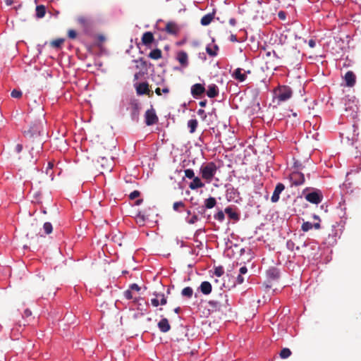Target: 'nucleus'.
Masks as SVG:
<instances>
[{"mask_svg": "<svg viewBox=\"0 0 361 361\" xmlns=\"http://www.w3.org/2000/svg\"><path fill=\"white\" fill-rule=\"evenodd\" d=\"M135 219L137 223L143 224L145 221V216L140 212L137 213Z\"/></svg>", "mask_w": 361, "mask_h": 361, "instance_id": "nucleus-42", "label": "nucleus"}, {"mask_svg": "<svg viewBox=\"0 0 361 361\" xmlns=\"http://www.w3.org/2000/svg\"><path fill=\"white\" fill-rule=\"evenodd\" d=\"M42 130V123L39 121H36L30 124L27 130H25L24 135L29 138H34L35 137L39 136Z\"/></svg>", "mask_w": 361, "mask_h": 361, "instance_id": "nucleus-2", "label": "nucleus"}, {"mask_svg": "<svg viewBox=\"0 0 361 361\" xmlns=\"http://www.w3.org/2000/svg\"><path fill=\"white\" fill-rule=\"evenodd\" d=\"M242 71V68H236L231 75L233 78L239 82H244L247 78V74H250L251 72L250 71H245L244 73H243Z\"/></svg>", "mask_w": 361, "mask_h": 361, "instance_id": "nucleus-9", "label": "nucleus"}, {"mask_svg": "<svg viewBox=\"0 0 361 361\" xmlns=\"http://www.w3.org/2000/svg\"><path fill=\"white\" fill-rule=\"evenodd\" d=\"M291 355V351L289 348H283L280 352V357L282 359H286L290 357Z\"/></svg>", "mask_w": 361, "mask_h": 361, "instance_id": "nucleus-35", "label": "nucleus"}, {"mask_svg": "<svg viewBox=\"0 0 361 361\" xmlns=\"http://www.w3.org/2000/svg\"><path fill=\"white\" fill-rule=\"evenodd\" d=\"M305 198L310 203L318 204L322 201L323 195L319 190H315L307 194Z\"/></svg>", "mask_w": 361, "mask_h": 361, "instance_id": "nucleus-5", "label": "nucleus"}, {"mask_svg": "<svg viewBox=\"0 0 361 361\" xmlns=\"http://www.w3.org/2000/svg\"><path fill=\"white\" fill-rule=\"evenodd\" d=\"M97 45L98 47H101L102 44L105 42L106 37L102 35H99L97 37Z\"/></svg>", "mask_w": 361, "mask_h": 361, "instance_id": "nucleus-45", "label": "nucleus"}, {"mask_svg": "<svg viewBox=\"0 0 361 361\" xmlns=\"http://www.w3.org/2000/svg\"><path fill=\"white\" fill-rule=\"evenodd\" d=\"M184 207H185V204L182 201L176 202L173 204V209L175 211H178L180 207L183 208Z\"/></svg>", "mask_w": 361, "mask_h": 361, "instance_id": "nucleus-44", "label": "nucleus"}, {"mask_svg": "<svg viewBox=\"0 0 361 361\" xmlns=\"http://www.w3.org/2000/svg\"><path fill=\"white\" fill-rule=\"evenodd\" d=\"M46 13L45 6L43 5L37 6L36 7V16L37 18H41L44 16Z\"/></svg>", "mask_w": 361, "mask_h": 361, "instance_id": "nucleus-28", "label": "nucleus"}, {"mask_svg": "<svg viewBox=\"0 0 361 361\" xmlns=\"http://www.w3.org/2000/svg\"><path fill=\"white\" fill-rule=\"evenodd\" d=\"M185 176L188 178H193L195 177V173L192 169H188L185 170Z\"/></svg>", "mask_w": 361, "mask_h": 361, "instance_id": "nucleus-46", "label": "nucleus"}, {"mask_svg": "<svg viewBox=\"0 0 361 361\" xmlns=\"http://www.w3.org/2000/svg\"><path fill=\"white\" fill-rule=\"evenodd\" d=\"M274 93L279 102H286L291 97L293 92L289 87L281 86L276 90Z\"/></svg>", "mask_w": 361, "mask_h": 361, "instance_id": "nucleus-3", "label": "nucleus"}, {"mask_svg": "<svg viewBox=\"0 0 361 361\" xmlns=\"http://www.w3.org/2000/svg\"><path fill=\"white\" fill-rule=\"evenodd\" d=\"M165 31L170 35H176L179 31V29L175 23L169 22L166 25Z\"/></svg>", "mask_w": 361, "mask_h": 361, "instance_id": "nucleus-14", "label": "nucleus"}, {"mask_svg": "<svg viewBox=\"0 0 361 361\" xmlns=\"http://www.w3.org/2000/svg\"><path fill=\"white\" fill-rule=\"evenodd\" d=\"M22 150H23V145L21 144H17L14 148V151L17 154H19L22 152Z\"/></svg>", "mask_w": 361, "mask_h": 361, "instance_id": "nucleus-51", "label": "nucleus"}, {"mask_svg": "<svg viewBox=\"0 0 361 361\" xmlns=\"http://www.w3.org/2000/svg\"><path fill=\"white\" fill-rule=\"evenodd\" d=\"M154 37L151 32H146L142 35V42L143 44L147 46L153 42Z\"/></svg>", "mask_w": 361, "mask_h": 361, "instance_id": "nucleus-18", "label": "nucleus"}, {"mask_svg": "<svg viewBox=\"0 0 361 361\" xmlns=\"http://www.w3.org/2000/svg\"><path fill=\"white\" fill-rule=\"evenodd\" d=\"M247 272V269L246 267L244 266L240 269V274H241V275L245 274Z\"/></svg>", "mask_w": 361, "mask_h": 361, "instance_id": "nucleus-57", "label": "nucleus"}, {"mask_svg": "<svg viewBox=\"0 0 361 361\" xmlns=\"http://www.w3.org/2000/svg\"><path fill=\"white\" fill-rule=\"evenodd\" d=\"M158 327L163 333H166L171 329V326L166 318H163L159 322Z\"/></svg>", "mask_w": 361, "mask_h": 361, "instance_id": "nucleus-16", "label": "nucleus"}, {"mask_svg": "<svg viewBox=\"0 0 361 361\" xmlns=\"http://www.w3.org/2000/svg\"><path fill=\"white\" fill-rule=\"evenodd\" d=\"M225 215L223 211H219L214 215V219L219 221H223Z\"/></svg>", "mask_w": 361, "mask_h": 361, "instance_id": "nucleus-40", "label": "nucleus"}, {"mask_svg": "<svg viewBox=\"0 0 361 361\" xmlns=\"http://www.w3.org/2000/svg\"><path fill=\"white\" fill-rule=\"evenodd\" d=\"M219 47L216 44H209L206 47L207 53L211 56H215L217 55Z\"/></svg>", "mask_w": 361, "mask_h": 361, "instance_id": "nucleus-22", "label": "nucleus"}, {"mask_svg": "<svg viewBox=\"0 0 361 361\" xmlns=\"http://www.w3.org/2000/svg\"><path fill=\"white\" fill-rule=\"evenodd\" d=\"M198 220V217L197 215H193L188 221V224H193Z\"/></svg>", "mask_w": 361, "mask_h": 361, "instance_id": "nucleus-54", "label": "nucleus"}, {"mask_svg": "<svg viewBox=\"0 0 361 361\" xmlns=\"http://www.w3.org/2000/svg\"><path fill=\"white\" fill-rule=\"evenodd\" d=\"M312 228H314L315 229H319L321 228L319 222L312 224Z\"/></svg>", "mask_w": 361, "mask_h": 361, "instance_id": "nucleus-61", "label": "nucleus"}, {"mask_svg": "<svg viewBox=\"0 0 361 361\" xmlns=\"http://www.w3.org/2000/svg\"><path fill=\"white\" fill-rule=\"evenodd\" d=\"M131 107L133 109L132 111V117L133 118H137L139 115V111L140 110V106L137 102H132L131 103Z\"/></svg>", "mask_w": 361, "mask_h": 361, "instance_id": "nucleus-23", "label": "nucleus"}, {"mask_svg": "<svg viewBox=\"0 0 361 361\" xmlns=\"http://www.w3.org/2000/svg\"><path fill=\"white\" fill-rule=\"evenodd\" d=\"M68 36L71 39H75L77 36V33L74 30H69L68 32Z\"/></svg>", "mask_w": 361, "mask_h": 361, "instance_id": "nucleus-49", "label": "nucleus"}, {"mask_svg": "<svg viewBox=\"0 0 361 361\" xmlns=\"http://www.w3.org/2000/svg\"><path fill=\"white\" fill-rule=\"evenodd\" d=\"M31 314H32L31 311H30V310H27H27H25L24 311L23 317H28L31 316Z\"/></svg>", "mask_w": 361, "mask_h": 361, "instance_id": "nucleus-58", "label": "nucleus"}, {"mask_svg": "<svg viewBox=\"0 0 361 361\" xmlns=\"http://www.w3.org/2000/svg\"><path fill=\"white\" fill-rule=\"evenodd\" d=\"M198 122L196 119H190L188 122V127L190 128V133H193L195 132L197 127Z\"/></svg>", "mask_w": 361, "mask_h": 361, "instance_id": "nucleus-27", "label": "nucleus"}, {"mask_svg": "<svg viewBox=\"0 0 361 361\" xmlns=\"http://www.w3.org/2000/svg\"><path fill=\"white\" fill-rule=\"evenodd\" d=\"M43 229L46 234H50L53 231V227L51 223L46 222L44 224Z\"/></svg>", "mask_w": 361, "mask_h": 361, "instance_id": "nucleus-37", "label": "nucleus"}, {"mask_svg": "<svg viewBox=\"0 0 361 361\" xmlns=\"http://www.w3.org/2000/svg\"><path fill=\"white\" fill-rule=\"evenodd\" d=\"M193 290L190 287H185L182 290L181 294L183 296L190 298L192 296Z\"/></svg>", "mask_w": 361, "mask_h": 361, "instance_id": "nucleus-32", "label": "nucleus"}, {"mask_svg": "<svg viewBox=\"0 0 361 361\" xmlns=\"http://www.w3.org/2000/svg\"><path fill=\"white\" fill-rule=\"evenodd\" d=\"M97 161L101 163V166L103 167V168H106L107 169L109 170H111V164H109V161L108 160L104 157H100L98 159H97Z\"/></svg>", "mask_w": 361, "mask_h": 361, "instance_id": "nucleus-34", "label": "nucleus"}, {"mask_svg": "<svg viewBox=\"0 0 361 361\" xmlns=\"http://www.w3.org/2000/svg\"><path fill=\"white\" fill-rule=\"evenodd\" d=\"M135 62L137 63L136 67L141 69H147V61L143 58H140L135 60Z\"/></svg>", "mask_w": 361, "mask_h": 361, "instance_id": "nucleus-33", "label": "nucleus"}, {"mask_svg": "<svg viewBox=\"0 0 361 361\" xmlns=\"http://www.w3.org/2000/svg\"><path fill=\"white\" fill-rule=\"evenodd\" d=\"M129 289L131 290V291L135 290V291L138 292V291H140V288L136 283H133V284L130 285Z\"/></svg>", "mask_w": 361, "mask_h": 361, "instance_id": "nucleus-55", "label": "nucleus"}, {"mask_svg": "<svg viewBox=\"0 0 361 361\" xmlns=\"http://www.w3.org/2000/svg\"><path fill=\"white\" fill-rule=\"evenodd\" d=\"M177 60L182 66L186 67L188 66V56L184 51H180L177 54Z\"/></svg>", "mask_w": 361, "mask_h": 361, "instance_id": "nucleus-13", "label": "nucleus"}, {"mask_svg": "<svg viewBox=\"0 0 361 361\" xmlns=\"http://www.w3.org/2000/svg\"><path fill=\"white\" fill-rule=\"evenodd\" d=\"M145 123L147 126H152L157 123L159 121L155 110L152 107L150 109L146 111L145 114Z\"/></svg>", "mask_w": 361, "mask_h": 361, "instance_id": "nucleus-7", "label": "nucleus"}, {"mask_svg": "<svg viewBox=\"0 0 361 361\" xmlns=\"http://www.w3.org/2000/svg\"><path fill=\"white\" fill-rule=\"evenodd\" d=\"M345 81L346 85L353 87L355 83V75L352 71H348L345 75Z\"/></svg>", "mask_w": 361, "mask_h": 361, "instance_id": "nucleus-17", "label": "nucleus"}, {"mask_svg": "<svg viewBox=\"0 0 361 361\" xmlns=\"http://www.w3.org/2000/svg\"><path fill=\"white\" fill-rule=\"evenodd\" d=\"M213 18H214V14L213 13H208V14L204 16L201 18V21H200L201 24L202 25H208L209 24H210L212 20H213Z\"/></svg>", "mask_w": 361, "mask_h": 361, "instance_id": "nucleus-25", "label": "nucleus"}, {"mask_svg": "<svg viewBox=\"0 0 361 361\" xmlns=\"http://www.w3.org/2000/svg\"><path fill=\"white\" fill-rule=\"evenodd\" d=\"M267 275L271 279H276L279 277V271L277 269L272 267L267 271Z\"/></svg>", "mask_w": 361, "mask_h": 361, "instance_id": "nucleus-26", "label": "nucleus"}, {"mask_svg": "<svg viewBox=\"0 0 361 361\" xmlns=\"http://www.w3.org/2000/svg\"><path fill=\"white\" fill-rule=\"evenodd\" d=\"M285 189V186L283 183H279L274 190L271 200L272 202H277L279 200V196L281 192Z\"/></svg>", "mask_w": 361, "mask_h": 361, "instance_id": "nucleus-12", "label": "nucleus"}, {"mask_svg": "<svg viewBox=\"0 0 361 361\" xmlns=\"http://www.w3.org/2000/svg\"><path fill=\"white\" fill-rule=\"evenodd\" d=\"M286 245H287V247H288L289 250H294V247H295V243H294V242H293L292 240H288V241H287Z\"/></svg>", "mask_w": 361, "mask_h": 361, "instance_id": "nucleus-53", "label": "nucleus"}, {"mask_svg": "<svg viewBox=\"0 0 361 361\" xmlns=\"http://www.w3.org/2000/svg\"><path fill=\"white\" fill-rule=\"evenodd\" d=\"M156 297H158L159 298V300L160 301V305H164L166 304V297L164 296V294H159V293H157L156 294Z\"/></svg>", "mask_w": 361, "mask_h": 361, "instance_id": "nucleus-43", "label": "nucleus"}, {"mask_svg": "<svg viewBox=\"0 0 361 361\" xmlns=\"http://www.w3.org/2000/svg\"><path fill=\"white\" fill-rule=\"evenodd\" d=\"M205 92V88L203 85L196 83L191 87V94L195 98L201 96Z\"/></svg>", "mask_w": 361, "mask_h": 361, "instance_id": "nucleus-10", "label": "nucleus"}, {"mask_svg": "<svg viewBox=\"0 0 361 361\" xmlns=\"http://www.w3.org/2000/svg\"><path fill=\"white\" fill-rule=\"evenodd\" d=\"M140 195V192L138 190H134L129 195L130 200H135Z\"/></svg>", "mask_w": 361, "mask_h": 361, "instance_id": "nucleus-47", "label": "nucleus"}, {"mask_svg": "<svg viewBox=\"0 0 361 361\" xmlns=\"http://www.w3.org/2000/svg\"><path fill=\"white\" fill-rule=\"evenodd\" d=\"M219 94V89L218 87L214 85H210L208 87V90L207 91V95L210 98H214L216 97Z\"/></svg>", "mask_w": 361, "mask_h": 361, "instance_id": "nucleus-20", "label": "nucleus"}, {"mask_svg": "<svg viewBox=\"0 0 361 361\" xmlns=\"http://www.w3.org/2000/svg\"><path fill=\"white\" fill-rule=\"evenodd\" d=\"M221 297L224 298V303L223 301H219V300H210L209 301V305L212 307L215 308L216 310L221 311L222 310V307L225 306L226 303L228 302L227 295L223 296L221 294Z\"/></svg>", "mask_w": 361, "mask_h": 361, "instance_id": "nucleus-11", "label": "nucleus"}, {"mask_svg": "<svg viewBox=\"0 0 361 361\" xmlns=\"http://www.w3.org/2000/svg\"><path fill=\"white\" fill-rule=\"evenodd\" d=\"M54 166V164L52 162H49L48 163V166H47V173H48V170L49 169H51Z\"/></svg>", "mask_w": 361, "mask_h": 361, "instance_id": "nucleus-63", "label": "nucleus"}, {"mask_svg": "<svg viewBox=\"0 0 361 361\" xmlns=\"http://www.w3.org/2000/svg\"><path fill=\"white\" fill-rule=\"evenodd\" d=\"M244 281H245L244 277L241 274H239L237 277L238 283L242 284L244 282Z\"/></svg>", "mask_w": 361, "mask_h": 361, "instance_id": "nucleus-56", "label": "nucleus"}, {"mask_svg": "<svg viewBox=\"0 0 361 361\" xmlns=\"http://www.w3.org/2000/svg\"><path fill=\"white\" fill-rule=\"evenodd\" d=\"M149 57L152 59L157 60L162 57V52L159 49H155L149 54Z\"/></svg>", "mask_w": 361, "mask_h": 361, "instance_id": "nucleus-24", "label": "nucleus"}, {"mask_svg": "<svg viewBox=\"0 0 361 361\" xmlns=\"http://www.w3.org/2000/svg\"><path fill=\"white\" fill-rule=\"evenodd\" d=\"M308 44L310 47L313 48L315 47L316 45V43H315V41L313 40V39H310L309 42H308Z\"/></svg>", "mask_w": 361, "mask_h": 361, "instance_id": "nucleus-59", "label": "nucleus"}, {"mask_svg": "<svg viewBox=\"0 0 361 361\" xmlns=\"http://www.w3.org/2000/svg\"><path fill=\"white\" fill-rule=\"evenodd\" d=\"M292 185L299 186L305 183V176L299 171H293L289 176Z\"/></svg>", "mask_w": 361, "mask_h": 361, "instance_id": "nucleus-4", "label": "nucleus"}, {"mask_svg": "<svg viewBox=\"0 0 361 361\" xmlns=\"http://www.w3.org/2000/svg\"><path fill=\"white\" fill-rule=\"evenodd\" d=\"M197 114L202 117L203 120H204L207 117V114H205L204 110L200 109L197 111Z\"/></svg>", "mask_w": 361, "mask_h": 361, "instance_id": "nucleus-52", "label": "nucleus"}, {"mask_svg": "<svg viewBox=\"0 0 361 361\" xmlns=\"http://www.w3.org/2000/svg\"><path fill=\"white\" fill-rule=\"evenodd\" d=\"M170 90L168 86H164L162 89L157 87L155 89V93L158 96H161V93L168 94Z\"/></svg>", "mask_w": 361, "mask_h": 361, "instance_id": "nucleus-36", "label": "nucleus"}, {"mask_svg": "<svg viewBox=\"0 0 361 361\" xmlns=\"http://www.w3.org/2000/svg\"><path fill=\"white\" fill-rule=\"evenodd\" d=\"M312 228V224L309 221L303 222L301 226V229L304 232H307Z\"/></svg>", "mask_w": 361, "mask_h": 361, "instance_id": "nucleus-38", "label": "nucleus"}, {"mask_svg": "<svg viewBox=\"0 0 361 361\" xmlns=\"http://www.w3.org/2000/svg\"><path fill=\"white\" fill-rule=\"evenodd\" d=\"M229 23H230V25H232V26H235V25H236V20H235V18H231V19L229 20Z\"/></svg>", "mask_w": 361, "mask_h": 361, "instance_id": "nucleus-60", "label": "nucleus"}, {"mask_svg": "<svg viewBox=\"0 0 361 361\" xmlns=\"http://www.w3.org/2000/svg\"><path fill=\"white\" fill-rule=\"evenodd\" d=\"M64 41L65 40L63 38L56 39L54 40H52L50 42V45L53 48L58 49V48H60L61 47V45L63 44Z\"/></svg>", "mask_w": 361, "mask_h": 361, "instance_id": "nucleus-31", "label": "nucleus"}, {"mask_svg": "<svg viewBox=\"0 0 361 361\" xmlns=\"http://www.w3.org/2000/svg\"><path fill=\"white\" fill-rule=\"evenodd\" d=\"M77 21H78V24L80 25H81L85 29H88L91 26V24H92V21H91L90 18H89L86 16H78L77 18Z\"/></svg>", "mask_w": 361, "mask_h": 361, "instance_id": "nucleus-15", "label": "nucleus"}, {"mask_svg": "<svg viewBox=\"0 0 361 361\" xmlns=\"http://www.w3.org/2000/svg\"><path fill=\"white\" fill-rule=\"evenodd\" d=\"M136 92L138 95L147 94L149 97L153 95V92L149 90V84L146 82L138 83L136 85Z\"/></svg>", "mask_w": 361, "mask_h": 361, "instance_id": "nucleus-8", "label": "nucleus"}, {"mask_svg": "<svg viewBox=\"0 0 361 361\" xmlns=\"http://www.w3.org/2000/svg\"><path fill=\"white\" fill-rule=\"evenodd\" d=\"M204 184L201 181L199 177H194L192 182H191L189 185V188L191 190H195L197 188H203Z\"/></svg>", "mask_w": 361, "mask_h": 361, "instance_id": "nucleus-21", "label": "nucleus"}, {"mask_svg": "<svg viewBox=\"0 0 361 361\" xmlns=\"http://www.w3.org/2000/svg\"><path fill=\"white\" fill-rule=\"evenodd\" d=\"M200 291L204 295H208L212 292V284L209 281H203L200 286Z\"/></svg>", "mask_w": 361, "mask_h": 361, "instance_id": "nucleus-19", "label": "nucleus"}, {"mask_svg": "<svg viewBox=\"0 0 361 361\" xmlns=\"http://www.w3.org/2000/svg\"><path fill=\"white\" fill-rule=\"evenodd\" d=\"M216 204V200L214 197H210L205 200V207L207 209L213 208Z\"/></svg>", "mask_w": 361, "mask_h": 361, "instance_id": "nucleus-30", "label": "nucleus"}, {"mask_svg": "<svg viewBox=\"0 0 361 361\" xmlns=\"http://www.w3.org/2000/svg\"><path fill=\"white\" fill-rule=\"evenodd\" d=\"M224 268L221 266L216 267L214 269V274L218 277L221 276L224 274Z\"/></svg>", "mask_w": 361, "mask_h": 361, "instance_id": "nucleus-41", "label": "nucleus"}, {"mask_svg": "<svg viewBox=\"0 0 361 361\" xmlns=\"http://www.w3.org/2000/svg\"><path fill=\"white\" fill-rule=\"evenodd\" d=\"M207 100L204 99L203 101L200 102L199 104H200V106L204 107L206 106V104H207Z\"/></svg>", "mask_w": 361, "mask_h": 361, "instance_id": "nucleus-62", "label": "nucleus"}, {"mask_svg": "<svg viewBox=\"0 0 361 361\" xmlns=\"http://www.w3.org/2000/svg\"><path fill=\"white\" fill-rule=\"evenodd\" d=\"M22 92L19 90H16V89H14L12 90L11 93V96L13 97V98H16V99H19L22 97Z\"/></svg>", "mask_w": 361, "mask_h": 361, "instance_id": "nucleus-39", "label": "nucleus"}, {"mask_svg": "<svg viewBox=\"0 0 361 361\" xmlns=\"http://www.w3.org/2000/svg\"><path fill=\"white\" fill-rule=\"evenodd\" d=\"M217 171V166L213 161L208 162L200 167L202 178L210 183Z\"/></svg>", "mask_w": 361, "mask_h": 361, "instance_id": "nucleus-1", "label": "nucleus"}, {"mask_svg": "<svg viewBox=\"0 0 361 361\" xmlns=\"http://www.w3.org/2000/svg\"><path fill=\"white\" fill-rule=\"evenodd\" d=\"M225 212L228 215L229 218L234 220L238 219V214L233 210L230 207L225 209Z\"/></svg>", "mask_w": 361, "mask_h": 361, "instance_id": "nucleus-29", "label": "nucleus"}, {"mask_svg": "<svg viewBox=\"0 0 361 361\" xmlns=\"http://www.w3.org/2000/svg\"><path fill=\"white\" fill-rule=\"evenodd\" d=\"M125 298L128 300L133 299V295L131 290L128 289L123 293Z\"/></svg>", "mask_w": 361, "mask_h": 361, "instance_id": "nucleus-48", "label": "nucleus"}, {"mask_svg": "<svg viewBox=\"0 0 361 361\" xmlns=\"http://www.w3.org/2000/svg\"><path fill=\"white\" fill-rule=\"evenodd\" d=\"M42 142L40 140L36 144L35 147H31L29 152L30 155L29 157L27 158V161L29 162H35V161L34 159H36L37 157L42 149Z\"/></svg>", "mask_w": 361, "mask_h": 361, "instance_id": "nucleus-6", "label": "nucleus"}, {"mask_svg": "<svg viewBox=\"0 0 361 361\" xmlns=\"http://www.w3.org/2000/svg\"><path fill=\"white\" fill-rule=\"evenodd\" d=\"M279 17L281 18V19H284L285 18V13L283 11H280L279 13Z\"/></svg>", "mask_w": 361, "mask_h": 361, "instance_id": "nucleus-64", "label": "nucleus"}, {"mask_svg": "<svg viewBox=\"0 0 361 361\" xmlns=\"http://www.w3.org/2000/svg\"><path fill=\"white\" fill-rule=\"evenodd\" d=\"M152 305L154 307H157L160 305V301L159 300L158 297H156L155 298H152L151 300Z\"/></svg>", "mask_w": 361, "mask_h": 361, "instance_id": "nucleus-50", "label": "nucleus"}]
</instances>
